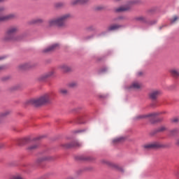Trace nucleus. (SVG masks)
<instances>
[{"label":"nucleus","instance_id":"ddd939ff","mask_svg":"<svg viewBox=\"0 0 179 179\" xmlns=\"http://www.w3.org/2000/svg\"><path fill=\"white\" fill-rule=\"evenodd\" d=\"M30 24H43L44 23V19L41 17H37L35 19L31 20L29 22Z\"/></svg>","mask_w":179,"mask_h":179},{"label":"nucleus","instance_id":"a211bd4d","mask_svg":"<svg viewBox=\"0 0 179 179\" xmlns=\"http://www.w3.org/2000/svg\"><path fill=\"white\" fill-rule=\"evenodd\" d=\"M171 75L173 76V78H178L179 76V69H171L169 71Z\"/></svg>","mask_w":179,"mask_h":179},{"label":"nucleus","instance_id":"7ed1b4c3","mask_svg":"<svg viewBox=\"0 0 179 179\" xmlns=\"http://www.w3.org/2000/svg\"><path fill=\"white\" fill-rule=\"evenodd\" d=\"M19 31V28L17 27H9L3 38L4 41H16L17 40V36H16V33Z\"/></svg>","mask_w":179,"mask_h":179},{"label":"nucleus","instance_id":"37998d69","mask_svg":"<svg viewBox=\"0 0 179 179\" xmlns=\"http://www.w3.org/2000/svg\"><path fill=\"white\" fill-rule=\"evenodd\" d=\"M142 73V72H138V76H141Z\"/></svg>","mask_w":179,"mask_h":179},{"label":"nucleus","instance_id":"dca6fc26","mask_svg":"<svg viewBox=\"0 0 179 179\" xmlns=\"http://www.w3.org/2000/svg\"><path fill=\"white\" fill-rule=\"evenodd\" d=\"M54 75V71H50L48 73H46L43 75H42L40 77L41 80H45V79H48V78H51Z\"/></svg>","mask_w":179,"mask_h":179},{"label":"nucleus","instance_id":"a18cd8bd","mask_svg":"<svg viewBox=\"0 0 179 179\" xmlns=\"http://www.w3.org/2000/svg\"><path fill=\"white\" fill-rule=\"evenodd\" d=\"M3 1H5V0H0V2H3Z\"/></svg>","mask_w":179,"mask_h":179},{"label":"nucleus","instance_id":"b1692460","mask_svg":"<svg viewBox=\"0 0 179 179\" xmlns=\"http://www.w3.org/2000/svg\"><path fill=\"white\" fill-rule=\"evenodd\" d=\"M68 86H69V87H71V88L76 87L78 86V83H76L75 82H72V83H69Z\"/></svg>","mask_w":179,"mask_h":179},{"label":"nucleus","instance_id":"0eeeda50","mask_svg":"<svg viewBox=\"0 0 179 179\" xmlns=\"http://www.w3.org/2000/svg\"><path fill=\"white\" fill-rule=\"evenodd\" d=\"M160 113H149L148 115H140L134 117V120H142L143 118H149L152 117V118H155V117H157Z\"/></svg>","mask_w":179,"mask_h":179},{"label":"nucleus","instance_id":"c9c22d12","mask_svg":"<svg viewBox=\"0 0 179 179\" xmlns=\"http://www.w3.org/2000/svg\"><path fill=\"white\" fill-rule=\"evenodd\" d=\"M9 79H10V76H6V77H3V78H1V80H3V81H5V80H9Z\"/></svg>","mask_w":179,"mask_h":179},{"label":"nucleus","instance_id":"4468645a","mask_svg":"<svg viewBox=\"0 0 179 179\" xmlns=\"http://www.w3.org/2000/svg\"><path fill=\"white\" fill-rule=\"evenodd\" d=\"M129 9H131V6H124L115 8V12L120 13V12H127V10H129Z\"/></svg>","mask_w":179,"mask_h":179},{"label":"nucleus","instance_id":"a19ab883","mask_svg":"<svg viewBox=\"0 0 179 179\" xmlns=\"http://www.w3.org/2000/svg\"><path fill=\"white\" fill-rule=\"evenodd\" d=\"M2 59H5V57H1L0 56V61H2Z\"/></svg>","mask_w":179,"mask_h":179},{"label":"nucleus","instance_id":"49530a36","mask_svg":"<svg viewBox=\"0 0 179 179\" xmlns=\"http://www.w3.org/2000/svg\"><path fill=\"white\" fill-rule=\"evenodd\" d=\"M77 132H82V130H79V131H78Z\"/></svg>","mask_w":179,"mask_h":179},{"label":"nucleus","instance_id":"72a5a7b5","mask_svg":"<svg viewBox=\"0 0 179 179\" xmlns=\"http://www.w3.org/2000/svg\"><path fill=\"white\" fill-rule=\"evenodd\" d=\"M48 159L49 158L48 157H43L39 159V162H45V160H48Z\"/></svg>","mask_w":179,"mask_h":179},{"label":"nucleus","instance_id":"6e6552de","mask_svg":"<svg viewBox=\"0 0 179 179\" xmlns=\"http://www.w3.org/2000/svg\"><path fill=\"white\" fill-rule=\"evenodd\" d=\"M142 87V84L138 81H134L129 87V90H139Z\"/></svg>","mask_w":179,"mask_h":179},{"label":"nucleus","instance_id":"2f4dec72","mask_svg":"<svg viewBox=\"0 0 179 179\" xmlns=\"http://www.w3.org/2000/svg\"><path fill=\"white\" fill-rule=\"evenodd\" d=\"M166 127L162 126L158 129L159 132H163V131H166Z\"/></svg>","mask_w":179,"mask_h":179},{"label":"nucleus","instance_id":"39448f33","mask_svg":"<svg viewBox=\"0 0 179 179\" xmlns=\"http://www.w3.org/2000/svg\"><path fill=\"white\" fill-rule=\"evenodd\" d=\"M144 149H159L160 148H166V145L162 144L159 142H154L143 145Z\"/></svg>","mask_w":179,"mask_h":179},{"label":"nucleus","instance_id":"f8f14e48","mask_svg":"<svg viewBox=\"0 0 179 179\" xmlns=\"http://www.w3.org/2000/svg\"><path fill=\"white\" fill-rule=\"evenodd\" d=\"M64 148H80V146H82V144L78 141H74L73 143H66L63 145Z\"/></svg>","mask_w":179,"mask_h":179},{"label":"nucleus","instance_id":"f704fd0d","mask_svg":"<svg viewBox=\"0 0 179 179\" xmlns=\"http://www.w3.org/2000/svg\"><path fill=\"white\" fill-rule=\"evenodd\" d=\"M84 38H85V40H90V39L93 38V35H90L88 36H85Z\"/></svg>","mask_w":179,"mask_h":179},{"label":"nucleus","instance_id":"412c9836","mask_svg":"<svg viewBox=\"0 0 179 179\" xmlns=\"http://www.w3.org/2000/svg\"><path fill=\"white\" fill-rule=\"evenodd\" d=\"M55 6L58 9H61V8H64L65 6V3L64 2H58L55 4Z\"/></svg>","mask_w":179,"mask_h":179},{"label":"nucleus","instance_id":"e433bc0d","mask_svg":"<svg viewBox=\"0 0 179 179\" xmlns=\"http://www.w3.org/2000/svg\"><path fill=\"white\" fill-rule=\"evenodd\" d=\"M175 176H176V177H179V170L175 172Z\"/></svg>","mask_w":179,"mask_h":179},{"label":"nucleus","instance_id":"473e14b6","mask_svg":"<svg viewBox=\"0 0 179 179\" xmlns=\"http://www.w3.org/2000/svg\"><path fill=\"white\" fill-rule=\"evenodd\" d=\"M5 69H6V65L0 66V72H2V71H5Z\"/></svg>","mask_w":179,"mask_h":179},{"label":"nucleus","instance_id":"4be33fe9","mask_svg":"<svg viewBox=\"0 0 179 179\" xmlns=\"http://www.w3.org/2000/svg\"><path fill=\"white\" fill-rule=\"evenodd\" d=\"M178 134V130L177 129H173L169 131V135L171 136H176Z\"/></svg>","mask_w":179,"mask_h":179},{"label":"nucleus","instance_id":"cd10ccee","mask_svg":"<svg viewBox=\"0 0 179 179\" xmlns=\"http://www.w3.org/2000/svg\"><path fill=\"white\" fill-rule=\"evenodd\" d=\"M59 93L63 95L68 94V90H66V89H61L59 90Z\"/></svg>","mask_w":179,"mask_h":179},{"label":"nucleus","instance_id":"79ce46f5","mask_svg":"<svg viewBox=\"0 0 179 179\" xmlns=\"http://www.w3.org/2000/svg\"><path fill=\"white\" fill-rule=\"evenodd\" d=\"M122 0H113L114 2H121Z\"/></svg>","mask_w":179,"mask_h":179},{"label":"nucleus","instance_id":"9d476101","mask_svg":"<svg viewBox=\"0 0 179 179\" xmlns=\"http://www.w3.org/2000/svg\"><path fill=\"white\" fill-rule=\"evenodd\" d=\"M57 48H59V44L58 43H55L45 49L43 50V52H52V51H54L57 50Z\"/></svg>","mask_w":179,"mask_h":179},{"label":"nucleus","instance_id":"f3484780","mask_svg":"<svg viewBox=\"0 0 179 179\" xmlns=\"http://www.w3.org/2000/svg\"><path fill=\"white\" fill-rule=\"evenodd\" d=\"M120 28H121V25L113 24L107 28V31H114V30H118Z\"/></svg>","mask_w":179,"mask_h":179},{"label":"nucleus","instance_id":"423d86ee","mask_svg":"<svg viewBox=\"0 0 179 179\" xmlns=\"http://www.w3.org/2000/svg\"><path fill=\"white\" fill-rule=\"evenodd\" d=\"M162 94V91L159 90H155L150 92L149 97L151 100H157V97Z\"/></svg>","mask_w":179,"mask_h":179},{"label":"nucleus","instance_id":"c03bdc74","mask_svg":"<svg viewBox=\"0 0 179 179\" xmlns=\"http://www.w3.org/2000/svg\"><path fill=\"white\" fill-rule=\"evenodd\" d=\"M1 148H3V144H0V149Z\"/></svg>","mask_w":179,"mask_h":179},{"label":"nucleus","instance_id":"c756f323","mask_svg":"<svg viewBox=\"0 0 179 179\" xmlns=\"http://www.w3.org/2000/svg\"><path fill=\"white\" fill-rule=\"evenodd\" d=\"M178 20V16H174L172 19H171V23H176Z\"/></svg>","mask_w":179,"mask_h":179},{"label":"nucleus","instance_id":"1a4fd4ad","mask_svg":"<svg viewBox=\"0 0 179 179\" xmlns=\"http://www.w3.org/2000/svg\"><path fill=\"white\" fill-rule=\"evenodd\" d=\"M88 2H90V0H71L70 5H71V6H75L76 5H86Z\"/></svg>","mask_w":179,"mask_h":179},{"label":"nucleus","instance_id":"58836bf2","mask_svg":"<svg viewBox=\"0 0 179 179\" xmlns=\"http://www.w3.org/2000/svg\"><path fill=\"white\" fill-rule=\"evenodd\" d=\"M176 145H177V146H179V138H177L176 141Z\"/></svg>","mask_w":179,"mask_h":179},{"label":"nucleus","instance_id":"20e7f679","mask_svg":"<svg viewBox=\"0 0 179 179\" xmlns=\"http://www.w3.org/2000/svg\"><path fill=\"white\" fill-rule=\"evenodd\" d=\"M5 10V8L3 6H0V22H5L6 20H12V19H15L16 17V14L10 13L6 15L1 16L2 13Z\"/></svg>","mask_w":179,"mask_h":179},{"label":"nucleus","instance_id":"4c0bfd02","mask_svg":"<svg viewBox=\"0 0 179 179\" xmlns=\"http://www.w3.org/2000/svg\"><path fill=\"white\" fill-rule=\"evenodd\" d=\"M48 175H45L43 176L41 179H48Z\"/></svg>","mask_w":179,"mask_h":179},{"label":"nucleus","instance_id":"f257e3e1","mask_svg":"<svg viewBox=\"0 0 179 179\" xmlns=\"http://www.w3.org/2000/svg\"><path fill=\"white\" fill-rule=\"evenodd\" d=\"M71 17H72L71 13H66L56 18L50 19L48 22V27H52V26H57V27H62L64 29L67 26L66 20H69Z\"/></svg>","mask_w":179,"mask_h":179},{"label":"nucleus","instance_id":"f03ea898","mask_svg":"<svg viewBox=\"0 0 179 179\" xmlns=\"http://www.w3.org/2000/svg\"><path fill=\"white\" fill-rule=\"evenodd\" d=\"M51 100V94H44L38 99H33L29 101V103L34 106L35 107H38L40 106H44L50 103Z\"/></svg>","mask_w":179,"mask_h":179},{"label":"nucleus","instance_id":"9b49d317","mask_svg":"<svg viewBox=\"0 0 179 179\" xmlns=\"http://www.w3.org/2000/svg\"><path fill=\"white\" fill-rule=\"evenodd\" d=\"M30 68H33V64L31 63H24L18 66L20 71H26V69H30Z\"/></svg>","mask_w":179,"mask_h":179},{"label":"nucleus","instance_id":"6ab92c4d","mask_svg":"<svg viewBox=\"0 0 179 179\" xmlns=\"http://www.w3.org/2000/svg\"><path fill=\"white\" fill-rule=\"evenodd\" d=\"M134 20H136V22H142V23H146V22H148L146 17L144 16L136 17H134Z\"/></svg>","mask_w":179,"mask_h":179},{"label":"nucleus","instance_id":"c85d7f7f","mask_svg":"<svg viewBox=\"0 0 179 179\" xmlns=\"http://www.w3.org/2000/svg\"><path fill=\"white\" fill-rule=\"evenodd\" d=\"M10 179H24L20 175H15L10 178Z\"/></svg>","mask_w":179,"mask_h":179},{"label":"nucleus","instance_id":"7c9ffc66","mask_svg":"<svg viewBox=\"0 0 179 179\" xmlns=\"http://www.w3.org/2000/svg\"><path fill=\"white\" fill-rule=\"evenodd\" d=\"M178 121H179L178 117H174V118L171 119V122H173V124L178 122Z\"/></svg>","mask_w":179,"mask_h":179},{"label":"nucleus","instance_id":"a878e982","mask_svg":"<svg viewBox=\"0 0 179 179\" xmlns=\"http://www.w3.org/2000/svg\"><path fill=\"white\" fill-rule=\"evenodd\" d=\"M38 145H37V144L31 145L28 148L29 150H34L35 149H37Z\"/></svg>","mask_w":179,"mask_h":179},{"label":"nucleus","instance_id":"5701e85b","mask_svg":"<svg viewBox=\"0 0 179 179\" xmlns=\"http://www.w3.org/2000/svg\"><path fill=\"white\" fill-rule=\"evenodd\" d=\"M87 31H94L96 27L94 25H90L86 28Z\"/></svg>","mask_w":179,"mask_h":179},{"label":"nucleus","instance_id":"393cba45","mask_svg":"<svg viewBox=\"0 0 179 179\" xmlns=\"http://www.w3.org/2000/svg\"><path fill=\"white\" fill-rule=\"evenodd\" d=\"M123 139H124V138L119 137V138L113 139V143H118V142H121V141H122Z\"/></svg>","mask_w":179,"mask_h":179},{"label":"nucleus","instance_id":"2eb2a0df","mask_svg":"<svg viewBox=\"0 0 179 179\" xmlns=\"http://www.w3.org/2000/svg\"><path fill=\"white\" fill-rule=\"evenodd\" d=\"M59 69H61L62 72H71V71H72L71 66L66 64H62L59 66Z\"/></svg>","mask_w":179,"mask_h":179},{"label":"nucleus","instance_id":"ea45409f","mask_svg":"<svg viewBox=\"0 0 179 179\" xmlns=\"http://www.w3.org/2000/svg\"><path fill=\"white\" fill-rule=\"evenodd\" d=\"M107 71V68H103L101 70V72H106Z\"/></svg>","mask_w":179,"mask_h":179},{"label":"nucleus","instance_id":"bb28decb","mask_svg":"<svg viewBox=\"0 0 179 179\" xmlns=\"http://www.w3.org/2000/svg\"><path fill=\"white\" fill-rule=\"evenodd\" d=\"M96 10H103L105 9L104 6H97L95 7Z\"/></svg>","mask_w":179,"mask_h":179},{"label":"nucleus","instance_id":"aec40b11","mask_svg":"<svg viewBox=\"0 0 179 179\" xmlns=\"http://www.w3.org/2000/svg\"><path fill=\"white\" fill-rule=\"evenodd\" d=\"M9 111H5V112H2L0 113V122H2V120H3V118H5V117H7V115H9Z\"/></svg>","mask_w":179,"mask_h":179}]
</instances>
